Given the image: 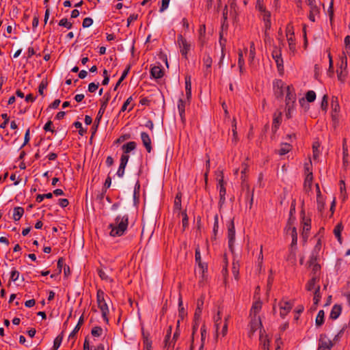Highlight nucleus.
Segmentation results:
<instances>
[{
    "label": "nucleus",
    "mask_w": 350,
    "mask_h": 350,
    "mask_svg": "<svg viewBox=\"0 0 350 350\" xmlns=\"http://www.w3.org/2000/svg\"><path fill=\"white\" fill-rule=\"evenodd\" d=\"M317 189H319V193H321L320 191H319V185H317ZM317 209L320 212H321L324 208V202H323V198L321 197V194L317 195Z\"/></svg>",
    "instance_id": "58836bf2"
},
{
    "label": "nucleus",
    "mask_w": 350,
    "mask_h": 350,
    "mask_svg": "<svg viewBox=\"0 0 350 350\" xmlns=\"http://www.w3.org/2000/svg\"><path fill=\"white\" fill-rule=\"evenodd\" d=\"M232 272L236 280H239V263L238 261L232 262Z\"/></svg>",
    "instance_id": "e433bc0d"
},
{
    "label": "nucleus",
    "mask_w": 350,
    "mask_h": 350,
    "mask_svg": "<svg viewBox=\"0 0 350 350\" xmlns=\"http://www.w3.org/2000/svg\"><path fill=\"white\" fill-rule=\"evenodd\" d=\"M228 247L231 252H234V243L235 241V228L233 219L228 226Z\"/></svg>",
    "instance_id": "423d86ee"
},
{
    "label": "nucleus",
    "mask_w": 350,
    "mask_h": 350,
    "mask_svg": "<svg viewBox=\"0 0 350 350\" xmlns=\"http://www.w3.org/2000/svg\"><path fill=\"white\" fill-rule=\"evenodd\" d=\"M256 54V49L254 42H250V55L249 57L251 60H253L254 59Z\"/></svg>",
    "instance_id": "603ef678"
},
{
    "label": "nucleus",
    "mask_w": 350,
    "mask_h": 350,
    "mask_svg": "<svg viewBox=\"0 0 350 350\" xmlns=\"http://www.w3.org/2000/svg\"><path fill=\"white\" fill-rule=\"evenodd\" d=\"M218 229H219L218 215L216 214L214 217V225H213V232L215 237L217 236Z\"/></svg>",
    "instance_id": "864d4df0"
},
{
    "label": "nucleus",
    "mask_w": 350,
    "mask_h": 350,
    "mask_svg": "<svg viewBox=\"0 0 350 350\" xmlns=\"http://www.w3.org/2000/svg\"><path fill=\"white\" fill-rule=\"evenodd\" d=\"M204 305V298L202 296L200 298H199L197 301V306L195 310L194 317L193 318L196 319H200V317L202 312V308Z\"/></svg>",
    "instance_id": "a211bd4d"
},
{
    "label": "nucleus",
    "mask_w": 350,
    "mask_h": 350,
    "mask_svg": "<svg viewBox=\"0 0 350 350\" xmlns=\"http://www.w3.org/2000/svg\"><path fill=\"white\" fill-rule=\"evenodd\" d=\"M178 312H179V317L183 320L184 319V317L187 314V312L185 310V308L183 306V301L181 298L179 299L178 302Z\"/></svg>",
    "instance_id": "37998d69"
},
{
    "label": "nucleus",
    "mask_w": 350,
    "mask_h": 350,
    "mask_svg": "<svg viewBox=\"0 0 350 350\" xmlns=\"http://www.w3.org/2000/svg\"><path fill=\"white\" fill-rule=\"evenodd\" d=\"M282 122V113H279L278 114L274 113L273 114V123H272V131L273 133H275L277 130L278 129L280 124Z\"/></svg>",
    "instance_id": "412c9836"
},
{
    "label": "nucleus",
    "mask_w": 350,
    "mask_h": 350,
    "mask_svg": "<svg viewBox=\"0 0 350 350\" xmlns=\"http://www.w3.org/2000/svg\"><path fill=\"white\" fill-rule=\"evenodd\" d=\"M310 219H304V226H303V237L304 238H307L308 237V235H307V233L310 231Z\"/></svg>",
    "instance_id": "473e14b6"
},
{
    "label": "nucleus",
    "mask_w": 350,
    "mask_h": 350,
    "mask_svg": "<svg viewBox=\"0 0 350 350\" xmlns=\"http://www.w3.org/2000/svg\"><path fill=\"white\" fill-rule=\"evenodd\" d=\"M242 187L243 189H245V188L246 189L245 197L247 199L250 200V208L251 209L254 201V190H252V191L250 192V186L248 185L247 183H243Z\"/></svg>",
    "instance_id": "4be33fe9"
},
{
    "label": "nucleus",
    "mask_w": 350,
    "mask_h": 350,
    "mask_svg": "<svg viewBox=\"0 0 350 350\" xmlns=\"http://www.w3.org/2000/svg\"><path fill=\"white\" fill-rule=\"evenodd\" d=\"M334 346L333 342L325 334H321L317 350H331Z\"/></svg>",
    "instance_id": "1a4fd4ad"
},
{
    "label": "nucleus",
    "mask_w": 350,
    "mask_h": 350,
    "mask_svg": "<svg viewBox=\"0 0 350 350\" xmlns=\"http://www.w3.org/2000/svg\"><path fill=\"white\" fill-rule=\"evenodd\" d=\"M310 267H312L311 275H317V273L320 271L321 265L319 264H315Z\"/></svg>",
    "instance_id": "680f3d73"
},
{
    "label": "nucleus",
    "mask_w": 350,
    "mask_h": 350,
    "mask_svg": "<svg viewBox=\"0 0 350 350\" xmlns=\"http://www.w3.org/2000/svg\"><path fill=\"white\" fill-rule=\"evenodd\" d=\"M343 230L342 222L338 223L334 229V234L340 243H342V239L341 232Z\"/></svg>",
    "instance_id": "b1692460"
},
{
    "label": "nucleus",
    "mask_w": 350,
    "mask_h": 350,
    "mask_svg": "<svg viewBox=\"0 0 350 350\" xmlns=\"http://www.w3.org/2000/svg\"><path fill=\"white\" fill-rule=\"evenodd\" d=\"M129 225V216L124 215L123 216L118 215L114 223L109 225L108 228L111 229L109 232L111 237H120L122 236L126 230Z\"/></svg>",
    "instance_id": "f257e3e1"
},
{
    "label": "nucleus",
    "mask_w": 350,
    "mask_h": 350,
    "mask_svg": "<svg viewBox=\"0 0 350 350\" xmlns=\"http://www.w3.org/2000/svg\"><path fill=\"white\" fill-rule=\"evenodd\" d=\"M306 98L308 102L312 103L316 99V93L313 90H309L306 94Z\"/></svg>",
    "instance_id": "c03bdc74"
},
{
    "label": "nucleus",
    "mask_w": 350,
    "mask_h": 350,
    "mask_svg": "<svg viewBox=\"0 0 350 350\" xmlns=\"http://www.w3.org/2000/svg\"><path fill=\"white\" fill-rule=\"evenodd\" d=\"M225 183L224 180V174L223 172H220V178H218V185L217 187L219 189V206L220 208L222 207L224 204L225 203V196L226 193Z\"/></svg>",
    "instance_id": "20e7f679"
},
{
    "label": "nucleus",
    "mask_w": 350,
    "mask_h": 350,
    "mask_svg": "<svg viewBox=\"0 0 350 350\" xmlns=\"http://www.w3.org/2000/svg\"><path fill=\"white\" fill-rule=\"evenodd\" d=\"M195 260L197 264L202 262L201 254L199 245L195 249Z\"/></svg>",
    "instance_id": "3c124183"
},
{
    "label": "nucleus",
    "mask_w": 350,
    "mask_h": 350,
    "mask_svg": "<svg viewBox=\"0 0 350 350\" xmlns=\"http://www.w3.org/2000/svg\"><path fill=\"white\" fill-rule=\"evenodd\" d=\"M319 281V278L318 275H312V278L308 280L306 285V289L308 291H311L314 288H315V284L317 282Z\"/></svg>",
    "instance_id": "5701e85b"
},
{
    "label": "nucleus",
    "mask_w": 350,
    "mask_h": 350,
    "mask_svg": "<svg viewBox=\"0 0 350 350\" xmlns=\"http://www.w3.org/2000/svg\"><path fill=\"white\" fill-rule=\"evenodd\" d=\"M295 220H296V217L295 216L289 215L286 228H288V230H291V228L293 227V225L294 224Z\"/></svg>",
    "instance_id": "4d7b16f0"
},
{
    "label": "nucleus",
    "mask_w": 350,
    "mask_h": 350,
    "mask_svg": "<svg viewBox=\"0 0 350 350\" xmlns=\"http://www.w3.org/2000/svg\"><path fill=\"white\" fill-rule=\"evenodd\" d=\"M105 269H106V271L105 270H103V269H98V274L99 277L103 280H105L110 283L113 282V279H112L111 277H109L107 274L108 272L112 271L113 269L111 268H109L107 267H105Z\"/></svg>",
    "instance_id": "2eb2a0df"
},
{
    "label": "nucleus",
    "mask_w": 350,
    "mask_h": 350,
    "mask_svg": "<svg viewBox=\"0 0 350 350\" xmlns=\"http://www.w3.org/2000/svg\"><path fill=\"white\" fill-rule=\"evenodd\" d=\"M318 257H319L318 252H316L315 250H314L312 252L311 255L310 256L309 260L308 261V265L312 266L315 264H319L317 262Z\"/></svg>",
    "instance_id": "c9c22d12"
},
{
    "label": "nucleus",
    "mask_w": 350,
    "mask_h": 350,
    "mask_svg": "<svg viewBox=\"0 0 350 350\" xmlns=\"http://www.w3.org/2000/svg\"><path fill=\"white\" fill-rule=\"evenodd\" d=\"M324 317H325L324 310H320L319 311L317 316L316 317V319H315V323L317 327H320L324 323V321H325Z\"/></svg>",
    "instance_id": "c756f323"
},
{
    "label": "nucleus",
    "mask_w": 350,
    "mask_h": 350,
    "mask_svg": "<svg viewBox=\"0 0 350 350\" xmlns=\"http://www.w3.org/2000/svg\"><path fill=\"white\" fill-rule=\"evenodd\" d=\"M141 139L143 143V145L146 148L148 152H150L152 148L151 145V139L149 135L146 132L141 133Z\"/></svg>",
    "instance_id": "4468645a"
},
{
    "label": "nucleus",
    "mask_w": 350,
    "mask_h": 350,
    "mask_svg": "<svg viewBox=\"0 0 350 350\" xmlns=\"http://www.w3.org/2000/svg\"><path fill=\"white\" fill-rule=\"evenodd\" d=\"M232 131L233 134V140L237 142V121L235 118H233L232 121Z\"/></svg>",
    "instance_id": "de8ad7c7"
},
{
    "label": "nucleus",
    "mask_w": 350,
    "mask_h": 350,
    "mask_svg": "<svg viewBox=\"0 0 350 350\" xmlns=\"http://www.w3.org/2000/svg\"><path fill=\"white\" fill-rule=\"evenodd\" d=\"M19 274V272L16 270L12 271L10 273V280L16 282L18 279Z\"/></svg>",
    "instance_id": "69168bd1"
},
{
    "label": "nucleus",
    "mask_w": 350,
    "mask_h": 350,
    "mask_svg": "<svg viewBox=\"0 0 350 350\" xmlns=\"http://www.w3.org/2000/svg\"><path fill=\"white\" fill-rule=\"evenodd\" d=\"M286 31L289 49L291 51L295 52L296 50L295 42L294 38L293 27L291 24L289 23L287 25Z\"/></svg>",
    "instance_id": "6e6552de"
},
{
    "label": "nucleus",
    "mask_w": 350,
    "mask_h": 350,
    "mask_svg": "<svg viewBox=\"0 0 350 350\" xmlns=\"http://www.w3.org/2000/svg\"><path fill=\"white\" fill-rule=\"evenodd\" d=\"M177 43L180 49V53L185 59H187V53L190 50L191 45L187 40L181 35H178Z\"/></svg>",
    "instance_id": "7ed1b4c3"
},
{
    "label": "nucleus",
    "mask_w": 350,
    "mask_h": 350,
    "mask_svg": "<svg viewBox=\"0 0 350 350\" xmlns=\"http://www.w3.org/2000/svg\"><path fill=\"white\" fill-rule=\"evenodd\" d=\"M63 340V332L59 334L54 340L53 346L51 350H57L60 347Z\"/></svg>",
    "instance_id": "72a5a7b5"
},
{
    "label": "nucleus",
    "mask_w": 350,
    "mask_h": 350,
    "mask_svg": "<svg viewBox=\"0 0 350 350\" xmlns=\"http://www.w3.org/2000/svg\"><path fill=\"white\" fill-rule=\"evenodd\" d=\"M138 18V14H131L129 18H127V24H126V27H129L130 24L134 21H136Z\"/></svg>",
    "instance_id": "774afa93"
},
{
    "label": "nucleus",
    "mask_w": 350,
    "mask_h": 350,
    "mask_svg": "<svg viewBox=\"0 0 350 350\" xmlns=\"http://www.w3.org/2000/svg\"><path fill=\"white\" fill-rule=\"evenodd\" d=\"M110 98H111V95H110L109 92H107L104 95L103 100H101L100 109L98 110V112L96 118V122L97 123H100V120L105 111V109L107 108V104H108V102H109Z\"/></svg>",
    "instance_id": "0eeeda50"
},
{
    "label": "nucleus",
    "mask_w": 350,
    "mask_h": 350,
    "mask_svg": "<svg viewBox=\"0 0 350 350\" xmlns=\"http://www.w3.org/2000/svg\"><path fill=\"white\" fill-rule=\"evenodd\" d=\"M199 269L202 271V277L204 276V273L208 271V265L206 262H201L198 264Z\"/></svg>",
    "instance_id": "5fc2aeb1"
},
{
    "label": "nucleus",
    "mask_w": 350,
    "mask_h": 350,
    "mask_svg": "<svg viewBox=\"0 0 350 350\" xmlns=\"http://www.w3.org/2000/svg\"><path fill=\"white\" fill-rule=\"evenodd\" d=\"M283 82L282 80H278L275 83V86H277L278 90L275 91V94L277 98L282 97L283 96Z\"/></svg>",
    "instance_id": "f704fd0d"
},
{
    "label": "nucleus",
    "mask_w": 350,
    "mask_h": 350,
    "mask_svg": "<svg viewBox=\"0 0 350 350\" xmlns=\"http://www.w3.org/2000/svg\"><path fill=\"white\" fill-rule=\"evenodd\" d=\"M346 76H347L346 70L343 71L342 70H337V77H338V79L339 81H340L341 82L343 83L345 81Z\"/></svg>",
    "instance_id": "13d9d810"
},
{
    "label": "nucleus",
    "mask_w": 350,
    "mask_h": 350,
    "mask_svg": "<svg viewBox=\"0 0 350 350\" xmlns=\"http://www.w3.org/2000/svg\"><path fill=\"white\" fill-rule=\"evenodd\" d=\"M219 45H220L221 49V57H220V59H219V66H221V64L223 62L224 56H225V50H226V39L223 38V33H222V31H221L219 33Z\"/></svg>",
    "instance_id": "6ab92c4d"
},
{
    "label": "nucleus",
    "mask_w": 350,
    "mask_h": 350,
    "mask_svg": "<svg viewBox=\"0 0 350 350\" xmlns=\"http://www.w3.org/2000/svg\"><path fill=\"white\" fill-rule=\"evenodd\" d=\"M342 312V306L339 304H335L332 308L329 318L336 320L338 318V317L340 315Z\"/></svg>",
    "instance_id": "aec40b11"
},
{
    "label": "nucleus",
    "mask_w": 350,
    "mask_h": 350,
    "mask_svg": "<svg viewBox=\"0 0 350 350\" xmlns=\"http://www.w3.org/2000/svg\"><path fill=\"white\" fill-rule=\"evenodd\" d=\"M59 25L70 29L72 27V23L69 22L67 18H64L59 21Z\"/></svg>",
    "instance_id": "a18cd8bd"
},
{
    "label": "nucleus",
    "mask_w": 350,
    "mask_h": 350,
    "mask_svg": "<svg viewBox=\"0 0 350 350\" xmlns=\"http://www.w3.org/2000/svg\"><path fill=\"white\" fill-rule=\"evenodd\" d=\"M91 334L93 336L99 337L103 334V329L100 326H95L92 329Z\"/></svg>",
    "instance_id": "79ce46f5"
},
{
    "label": "nucleus",
    "mask_w": 350,
    "mask_h": 350,
    "mask_svg": "<svg viewBox=\"0 0 350 350\" xmlns=\"http://www.w3.org/2000/svg\"><path fill=\"white\" fill-rule=\"evenodd\" d=\"M170 0H162L161 1V6L159 9L160 12H164L169 6Z\"/></svg>",
    "instance_id": "0e129e2a"
},
{
    "label": "nucleus",
    "mask_w": 350,
    "mask_h": 350,
    "mask_svg": "<svg viewBox=\"0 0 350 350\" xmlns=\"http://www.w3.org/2000/svg\"><path fill=\"white\" fill-rule=\"evenodd\" d=\"M321 297V293H320V286L317 285V286L315 288V291L314 293V308H316V306L319 304V302L320 301V299Z\"/></svg>",
    "instance_id": "2f4dec72"
},
{
    "label": "nucleus",
    "mask_w": 350,
    "mask_h": 350,
    "mask_svg": "<svg viewBox=\"0 0 350 350\" xmlns=\"http://www.w3.org/2000/svg\"><path fill=\"white\" fill-rule=\"evenodd\" d=\"M180 214L183 217V220H182L183 228V230H185L189 226V217L187 214L186 210L182 211L180 213Z\"/></svg>",
    "instance_id": "4c0bfd02"
},
{
    "label": "nucleus",
    "mask_w": 350,
    "mask_h": 350,
    "mask_svg": "<svg viewBox=\"0 0 350 350\" xmlns=\"http://www.w3.org/2000/svg\"><path fill=\"white\" fill-rule=\"evenodd\" d=\"M142 334L143 338L144 349L146 350H152V340L150 338V334L144 332V327H142Z\"/></svg>",
    "instance_id": "ddd939ff"
},
{
    "label": "nucleus",
    "mask_w": 350,
    "mask_h": 350,
    "mask_svg": "<svg viewBox=\"0 0 350 350\" xmlns=\"http://www.w3.org/2000/svg\"><path fill=\"white\" fill-rule=\"evenodd\" d=\"M99 83L92 82L88 85V91L91 93L94 92L98 88Z\"/></svg>",
    "instance_id": "338daca9"
},
{
    "label": "nucleus",
    "mask_w": 350,
    "mask_h": 350,
    "mask_svg": "<svg viewBox=\"0 0 350 350\" xmlns=\"http://www.w3.org/2000/svg\"><path fill=\"white\" fill-rule=\"evenodd\" d=\"M38 24H39V15L37 13H35L33 15V21H32V28H33V31L38 27Z\"/></svg>",
    "instance_id": "052dcab7"
},
{
    "label": "nucleus",
    "mask_w": 350,
    "mask_h": 350,
    "mask_svg": "<svg viewBox=\"0 0 350 350\" xmlns=\"http://www.w3.org/2000/svg\"><path fill=\"white\" fill-rule=\"evenodd\" d=\"M24 214V208L17 206L14 208L13 219L14 221H18Z\"/></svg>",
    "instance_id": "cd10ccee"
},
{
    "label": "nucleus",
    "mask_w": 350,
    "mask_h": 350,
    "mask_svg": "<svg viewBox=\"0 0 350 350\" xmlns=\"http://www.w3.org/2000/svg\"><path fill=\"white\" fill-rule=\"evenodd\" d=\"M178 109L181 120L183 121L185 113V101L182 98H180L178 101Z\"/></svg>",
    "instance_id": "bb28decb"
},
{
    "label": "nucleus",
    "mask_w": 350,
    "mask_h": 350,
    "mask_svg": "<svg viewBox=\"0 0 350 350\" xmlns=\"http://www.w3.org/2000/svg\"><path fill=\"white\" fill-rule=\"evenodd\" d=\"M133 100V97L130 96L129 97L126 101L124 103L123 105L122 106V108L120 109V112H124L127 109L128 105L131 103Z\"/></svg>",
    "instance_id": "e2e57ef3"
},
{
    "label": "nucleus",
    "mask_w": 350,
    "mask_h": 350,
    "mask_svg": "<svg viewBox=\"0 0 350 350\" xmlns=\"http://www.w3.org/2000/svg\"><path fill=\"white\" fill-rule=\"evenodd\" d=\"M181 198H182L181 192H178L176 193L175 199H174V208L175 210H178V211L181 210V208H182Z\"/></svg>",
    "instance_id": "7c9ffc66"
},
{
    "label": "nucleus",
    "mask_w": 350,
    "mask_h": 350,
    "mask_svg": "<svg viewBox=\"0 0 350 350\" xmlns=\"http://www.w3.org/2000/svg\"><path fill=\"white\" fill-rule=\"evenodd\" d=\"M200 319H196L193 318V325H192V342H193V336L197 332L199 325H200Z\"/></svg>",
    "instance_id": "09e8293b"
},
{
    "label": "nucleus",
    "mask_w": 350,
    "mask_h": 350,
    "mask_svg": "<svg viewBox=\"0 0 350 350\" xmlns=\"http://www.w3.org/2000/svg\"><path fill=\"white\" fill-rule=\"evenodd\" d=\"M286 107H293L296 100L295 88L292 85L286 86Z\"/></svg>",
    "instance_id": "39448f33"
},
{
    "label": "nucleus",
    "mask_w": 350,
    "mask_h": 350,
    "mask_svg": "<svg viewBox=\"0 0 350 350\" xmlns=\"http://www.w3.org/2000/svg\"><path fill=\"white\" fill-rule=\"evenodd\" d=\"M307 3L310 8L308 18L311 21L314 22L315 16L319 14V8L317 5L315 0H308Z\"/></svg>",
    "instance_id": "f8f14e48"
},
{
    "label": "nucleus",
    "mask_w": 350,
    "mask_h": 350,
    "mask_svg": "<svg viewBox=\"0 0 350 350\" xmlns=\"http://www.w3.org/2000/svg\"><path fill=\"white\" fill-rule=\"evenodd\" d=\"M137 144L135 142H129L122 146L124 153L128 154L136 148Z\"/></svg>",
    "instance_id": "393cba45"
},
{
    "label": "nucleus",
    "mask_w": 350,
    "mask_h": 350,
    "mask_svg": "<svg viewBox=\"0 0 350 350\" xmlns=\"http://www.w3.org/2000/svg\"><path fill=\"white\" fill-rule=\"evenodd\" d=\"M328 106V96L327 94H325L323 96L321 103V107L323 111H326Z\"/></svg>",
    "instance_id": "8fccbe9b"
},
{
    "label": "nucleus",
    "mask_w": 350,
    "mask_h": 350,
    "mask_svg": "<svg viewBox=\"0 0 350 350\" xmlns=\"http://www.w3.org/2000/svg\"><path fill=\"white\" fill-rule=\"evenodd\" d=\"M291 237H292V242L291 244V247L296 246L297 243V229L295 227H293L291 228Z\"/></svg>",
    "instance_id": "ea45409f"
},
{
    "label": "nucleus",
    "mask_w": 350,
    "mask_h": 350,
    "mask_svg": "<svg viewBox=\"0 0 350 350\" xmlns=\"http://www.w3.org/2000/svg\"><path fill=\"white\" fill-rule=\"evenodd\" d=\"M292 148V146L288 143H282L280 148L278 150L280 155H284L289 152Z\"/></svg>",
    "instance_id": "a878e982"
},
{
    "label": "nucleus",
    "mask_w": 350,
    "mask_h": 350,
    "mask_svg": "<svg viewBox=\"0 0 350 350\" xmlns=\"http://www.w3.org/2000/svg\"><path fill=\"white\" fill-rule=\"evenodd\" d=\"M279 307H280V317L284 319L287 314L293 308V304L290 301H284L281 300L279 302Z\"/></svg>",
    "instance_id": "9b49d317"
},
{
    "label": "nucleus",
    "mask_w": 350,
    "mask_h": 350,
    "mask_svg": "<svg viewBox=\"0 0 350 350\" xmlns=\"http://www.w3.org/2000/svg\"><path fill=\"white\" fill-rule=\"evenodd\" d=\"M150 75L154 79H161L164 75L161 66H154L150 69Z\"/></svg>",
    "instance_id": "f3484780"
},
{
    "label": "nucleus",
    "mask_w": 350,
    "mask_h": 350,
    "mask_svg": "<svg viewBox=\"0 0 350 350\" xmlns=\"http://www.w3.org/2000/svg\"><path fill=\"white\" fill-rule=\"evenodd\" d=\"M83 322H84L83 315L82 314L80 317L77 325L75 326V327L74 328V329L72 330V332L70 334V335L68 336L69 340H73L72 345L74 344V342L76 340V334L80 329L81 326L83 324Z\"/></svg>",
    "instance_id": "dca6fc26"
},
{
    "label": "nucleus",
    "mask_w": 350,
    "mask_h": 350,
    "mask_svg": "<svg viewBox=\"0 0 350 350\" xmlns=\"http://www.w3.org/2000/svg\"><path fill=\"white\" fill-rule=\"evenodd\" d=\"M185 91L191 90V76L187 75L185 77Z\"/></svg>",
    "instance_id": "bf43d9fd"
},
{
    "label": "nucleus",
    "mask_w": 350,
    "mask_h": 350,
    "mask_svg": "<svg viewBox=\"0 0 350 350\" xmlns=\"http://www.w3.org/2000/svg\"><path fill=\"white\" fill-rule=\"evenodd\" d=\"M96 299H97L98 307L100 310L101 313H102V317H103L104 321L107 323H108L109 319H108L107 316H108L109 311L108 306L105 299V293L101 289H98L97 291Z\"/></svg>",
    "instance_id": "f03ea898"
},
{
    "label": "nucleus",
    "mask_w": 350,
    "mask_h": 350,
    "mask_svg": "<svg viewBox=\"0 0 350 350\" xmlns=\"http://www.w3.org/2000/svg\"><path fill=\"white\" fill-rule=\"evenodd\" d=\"M93 23V20L90 17L85 18L83 21L82 26L83 28L90 27Z\"/></svg>",
    "instance_id": "6e6d98bb"
},
{
    "label": "nucleus",
    "mask_w": 350,
    "mask_h": 350,
    "mask_svg": "<svg viewBox=\"0 0 350 350\" xmlns=\"http://www.w3.org/2000/svg\"><path fill=\"white\" fill-rule=\"evenodd\" d=\"M203 62L206 68H210L212 65V58L208 53H205L204 57L203 58Z\"/></svg>",
    "instance_id": "a19ab883"
},
{
    "label": "nucleus",
    "mask_w": 350,
    "mask_h": 350,
    "mask_svg": "<svg viewBox=\"0 0 350 350\" xmlns=\"http://www.w3.org/2000/svg\"><path fill=\"white\" fill-rule=\"evenodd\" d=\"M262 308V302L258 301L254 303L251 311L254 312V314L258 313Z\"/></svg>",
    "instance_id": "49530a36"
},
{
    "label": "nucleus",
    "mask_w": 350,
    "mask_h": 350,
    "mask_svg": "<svg viewBox=\"0 0 350 350\" xmlns=\"http://www.w3.org/2000/svg\"><path fill=\"white\" fill-rule=\"evenodd\" d=\"M130 68H131V66L130 65H128L126 66V68L124 69V70L123 71L120 78L119 79V80L117 81L114 88H113V90L116 91L117 90V88L120 85L121 83L122 82V81L126 77L128 73L130 71Z\"/></svg>",
    "instance_id": "c85d7f7f"
},
{
    "label": "nucleus",
    "mask_w": 350,
    "mask_h": 350,
    "mask_svg": "<svg viewBox=\"0 0 350 350\" xmlns=\"http://www.w3.org/2000/svg\"><path fill=\"white\" fill-rule=\"evenodd\" d=\"M272 57L275 60L279 72L284 70L283 59L282 58L281 50L276 46L272 51Z\"/></svg>",
    "instance_id": "9d476101"
}]
</instances>
